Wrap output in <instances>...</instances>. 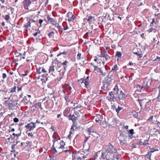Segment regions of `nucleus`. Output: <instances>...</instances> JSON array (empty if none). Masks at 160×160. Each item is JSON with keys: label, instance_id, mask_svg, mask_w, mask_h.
<instances>
[{"label": "nucleus", "instance_id": "f257e3e1", "mask_svg": "<svg viewBox=\"0 0 160 160\" xmlns=\"http://www.w3.org/2000/svg\"><path fill=\"white\" fill-rule=\"evenodd\" d=\"M105 149L107 151L106 154H110V155L118 156L119 155L115 148L110 143H108L105 146Z\"/></svg>", "mask_w": 160, "mask_h": 160}, {"label": "nucleus", "instance_id": "f03ea898", "mask_svg": "<svg viewBox=\"0 0 160 160\" xmlns=\"http://www.w3.org/2000/svg\"><path fill=\"white\" fill-rule=\"evenodd\" d=\"M103 160H113V158H116L117 160L119 159L120 157L118 156L110 155V154H106V152L103 155Z\"/></svg>", "mask_w": 160, "mask_h": 160}, {"label": "nucleus", "instance_id": "7ed1b4c3", "mask_svg": "<svg viewBox=\"0 0 160 160\" xmlns=\"http://www.w3.org/2000/svg\"><path fill=\"white\" fill-rule=\"evenodd\" d=\"M127 96V94L125 92H123L122 91H121V99H122L123 101V102H122V104L123 105V106L122 107H121V111L122 110L123 111H124L126 109V108L125 105L126 103V98Z\"/></svg>", "mask_w": 160, "mask_h": 160}, {"label": "nucleus", "instance_id": "20e7f679", "mask_svg": "<svg viewBox=\"0 0 160 160\" xmlns=\"http://www.w3.org/2000/svg\"><path fill=\"white\" fill-rule=\"evenodd\" d=\"M4 104L6 107H8L9 110L12 109L13 107L15 106V104L9 98H8L4 101Z\"/></svg>", "mask_w": 160, "mask_h": 160}, {"label": "nucleus", "instance_id": "39448f33", "mask_svg": "<svg viewBox=\"0 0 160 160\" xmlns=\"http://www.w3.org/2000/svg\"><path fill=\"white\" fill-rule=\"evenodd\" d=\"M58 146H57L56 147L57 148H61L62 150H63V152H69V153H71V151L69 150H64V145H65V143L64 142V141L63 140H62L60 141V143H58Z\"/></svg>", "mask_w": 160, "mask_h": 160}, {"label": "nucleus", "instance_id": "423d86ee", "mask_svg": "<svg viewBox=\"0 0 160 160\" xmlns=\"http://www.w3.org/2000/svg\"><path fill=\"white\" fill-rule=\"evenodd\" d=\"M108 53L106 51H102L101 52L100 57L104 58L106 61H110L111 57L108 55Z\"/></svg>", "mask_w": 160, "mask_h": 160}, {"label": "nucleus", "instance_id": "0eeeda50", "mask_svg": "<svg viewBox=\"0 0 160 160\" xmlns=\"http://www.w3.org/2000/svg\"><path fill=\"white\" fill-rule=\"evenodd\" d=\"M25 128L28 131H32L36 128L35 123L31 122L26 125Z\"/></svg>", "mask_w": 160, "mask_h": 160}, {"label": "nucleus", "instance_id": "6e6552de", "mask_svg": "<svg viewBox=\"0 0 160 160\" xmlns=\"http://www.w3.org/2000/svg\"><path fill=\"white\" fill-rule=\"evenodd\" d=\"M105 152H102L101 153L100 152H98L95 156V159L97 160H103V158L102 157V155L105 154Z\"/></svg>", "mask_w": 160, "mask_h": 160}, {"label": "nucleus", "instance_id": "1a4fd4ad", "mask_svg": "<svg viewBox=\"0 0 160 160\" xmlns=\"http://www.w3.org/2000/svg\"><path fill=\"white\" fill-rule=\"evenodd\" d=\"M67 17L68 21H73L76 18L71 12H69L67 13Z\"/></svg>", "mask_w": 160, "mask_h": 160}, {"label": "nucleus", "instance_id": "9d476101", "mask_svg": "<svg viewBox=\"0 0 160 160\" xmlns=\"http://www.w3.org/2000/svg\"><path fill=\"white\" fill-rule=\"evenodd\" d=\"M112 79L109 77V76H107V79L106 81V84H103V87H102V89L104 90H106L107 89V87L108 85H109L112 82Z\"/></svg>", "mask_w": 160, "mask_h": 160}, {"label": "nucleus", "instance_id": "9b49d317", "mask_svg": "<svg viewBox=\"0 0 160 160\" xmlns=\"http://www.w3.org/2000/svg\"><path fill=\"white\" fill-rule=\"evenodd\" d=\"M31 3V2L28 0H24L23 2V5L26 9H28V7L30 6Z\"/></svg>", "mask_w": 160, "mask_h": 160}, {"label": "nucleus", "instance_id": "f8f14e48", "mask_svg": "<svg viewBox=\"0 0 160 160\" xmlns=\"http://www.w3.org/2000/svg\"><path fill=\"white\" fill-rule=\"evenodd\" d=\"M47 19L49 22L51 23L52 25H55V24H57V21L53 18H50L49 15L47 16Z\"/></svg>", "mask_w": 160, "mask_h": 160}, {"label": "nucleus", "instance_id": "ddd939ff", "mask_svg": "<svg viewBox=\"0 0 160 160\" xmlns=\"http://www.w3.org/2000/svg\"><path fill=\"white\" fill-rule=\"evenodd\" d=\"M139 103L140 107L142 108V106L145 105L147 103L146 99V98L143 99H138L137 101Z\"/></svg>", "mask_w": 160, "mask_h": 160}, {"label": "nucleus", "instance_id": "4468645a", "mask_svg": "<svg viewBox=\"0 0 160 160\" xmlns=\"http://www.w3.org/2000/svg\"><path fill=\"white\" fill-rule=\"evenodd\" d=\"M103 117H102V115L99 114L96 115L95 121L97 122L100 123Z\"/></svg>", "mask_w": 160, "mask_h": 160}, {"label": "nucleus", "instance_id": "2eb2a0df", "mask_svg": "<svg viewBox=\"0 0 160 160\" xmlns=\"http://www.w3.org/2000/svg\"><path fill=\"white\" fill-rule=\"evenodd\" d=\"M136 87L139 90H140V92H143L145 89V87L143 86H141L140 85H139L138 84H137Z\"/></svg>", "mask_w": 160, "mask_h": 160}, {"label": "nucleus", "instance_id": "dca6fc26", "mask_svg": "<svg viewBox=\"0 0 160 160\" xmlns=\"http://www.w3.org/2000/svg\"><path fill=\"white\" fill-rule=\"evenodd\" d=\"M68 118L69 119L72 120L73 122L76 121L77 118V117L75 116V115L71 114L68 116Z\"/></svg>", "mask_w": 160, "mask_h": 160}, {"label": "nucleus", "instance_id": "f3484780", "mask_svg": "<svg viewBox=\"0 0 160 160\" xmlns=\"http://www.w3.org/2000/svg\"><path fill=\"white\" fill-rule=\"evenodd\" d=\"M82 81V82H81V83H84L86 88H87V86H88L89 84V82L88 80H83V78L79 80V81Z\"/></svg>", "mask_w": 160, "mask_h": 160}, {"label": "nucleus", "instance_id": "a211bd4d", "mask_svg": "<svg viewBox=\"0 0 160 160\" xmlns=\"http://www.w3.org/2000/svg\"><path fill=\"white\" fill-rule=\"evenodd\" d=\"M119 90V89L118 88V86L117 85H116L114 88L113 89V93L114 94V95L116 97H117V94H118V92Z\"/></svg>", "mask_w": 160, "mask_h": 160}, {"label": "nucleus", "instance_id": "6ab92c4d", "mask_svg": "<svg viewBox=\"0 0 160 160\" xmlns=\"http://www.w3.org/2000/svg\"><path fill=\"white\" fill-rule=\"evenodd\" d=\"M34 106L35 108H37L38 109L39 108L40 110H41L42 109V104L41 102H38L34 104Z\"/></svg>", "mask_w": 160, "mask_h": 160}, {"label": "nucleus", "instance_id": "aec40b11", "mask_svg": "<svg viewBox=\"0 0 160 160\" xmlns=\"http://www.w3.org/2000/svg\"><path fill=\"white\" fill-rule=\"evenodd\" d=\"M17 88V84H15L14 86L11 88L10 91L9 93H13L14 92H15Z\"/></svg>", "mask_w": 160, "mask_h": 160}, {"label": "nucleus", "instance_id": "412c9836", "mask_svg": "<svg viewBox=\"0 0 160 160\" xmlns=\"http://www.w3.org/2000/svg\"><path fill=\"white\" fill-rule=\"evenodd\" d=\"M95 20L94 17H92V16H89L88 18L87 19L88 22L89 23H91L92 21H94Z\"/></svg>", "mask_w": 160, "mask_h": 160}, {"label": "nucleus", "instance_id": "4be33fe9", "mask_svg": "<svg viewBox=\"0 0 160 160\" xmlns=\"http://www.w3.org/2000/svg\"><path fill=\"white\" fill-rule=\"evenodd\" d=\"M119 121L118 119H117L116 118H114L112 122H113V125H115L117 126H118V124H119Z\"/></svg>", "mask_w": 160, "mask_h": 160}, {"label": "nucleus", "instance_id": "5701e85b", "mask_svg": "<svg viewBox=\"0 0 160 160\" xmlns=\"http://www.w3.org/2000/svg\"><path fill=\"white\" fill-rule=\"evenodd\" d=\"M28 22L30 23V25H33L35 22V21L33 19L31 18H29L28 20Z\"/></svg>", "mask_w": 160, "mask_h": 160}, {"label": "nucleus", "instance_id": "b1692460", "mask_svg": "<svg viewBox=\"0 0 160 160\" xmlns=\"http://www.w3.org/2000/svg\"><path fill=\"white\" fill-rule=\"evenodd\" d=\"M68 63V62L67 61H65L64 62H63L62 63H61V62H58L57 63L58 65H60L61 64H62L63 66H66Z\"/></svg>", "mask_w": 160, "mask_h": 160}, {"label": "nucleus", "instance_id": "393cba45", "mask_svg": "<svg viewBox=\"0 0 160 160\" xmlns=\"http://www.w3.org/2000/svg\"><path fill=\"white\" fill-rule=\"evenodd\" d=\"M29 100H28L26 96H24L23 98V99L22 100V102H24L26 104H28L29 103Z\"/></svg>", "mask_w": 160, "mask_h": 160}, {"label": "nucleus", "instance_id": "a878e982", "mask_svg": "<svg viewBox=\"0 0 160 160\" xmlns=\"http://www.w3.org/2000/svg\"><path fill=\"white\" fill-rule=\"evenodd\" d=\"M149 147L150 149L151 150L150 152L151 153L155 151H158L159 150L157 148H151L150 147Z\"/></svg>", "mask_w": 160, "mask_h": 160}, {"label": "nucleus", "instance_id": "bb28decb", "mask_svg": "<svg viewBox=\"0 0 160 160\" xmlns=\"http://www.w3.org/2000/svg\"><path fill=\"white\" fill-rule=\"evenodd\" d=\"M115 57L116 58H118L117 60L118 61L119 59V58L120 57V52H117V53L115 56Z\"/></svg>", "mask_w": 160, "mask_h": 160}, {"label": "nucleus", "instance_id": "cd10ccee", "mask_svg": "<svg viewBox=\"0 0 160 160\" xmlns=\"http://www.w3.org/2000/svg\"><path fill=\"white\" fill-rule=\"evenodd\" d=\"M21 131H19V132L18 133L16 134L14 133H12V135L14 136H16L17 137H20L21 135Z\"/></svg>", "mask_w": 160, "mask_h": 160}, {"label": "nucleus", "instance_id": "c85d7f7f", "mask_svg": "<svg viewBox=\"0 0 160 160\" xmlns=\"http://www.w3.org/2000/svg\"><path fill=\"white\" fill-rule=\"evenodd\" d=\"M158 88L159 89V92L158 96L157 97V101L158 102H160V84L158 87Z\"/></svg>", "mask_w": 160, "mask_h": 160}, {"label": "nucleus", "instance_id": "c756f323", "mask_svg": "<svg viewBox=\"0 0 160 160\" xmlns=\"http://www.w3.org/2000/svg\"><path fill=\"white\" fill-rule=\"evenodd\" d=\"M48 70L49 72H50L52 71L53 72L54 71V66L53 65H52L51 66H50L49 67Z\"/></svg>", "mask_w": 160, "mask_h": 160}, {"label": "nucleus", "instance_id": "7c9ffc66", "mask_svg": "<svg viewBox=\"0 0 160 160\" xmlns=\"http://www.w3.org/2000/svg\"><path fill=\"white\" fill-rule=\"evenodd\" d=\"M119 68L118 67V66L117 65H115L112 68V71H116L117 70H118Z\"/></svg>", "mask_w": 160, "mask_h": 160}, {"label": "nucleus", "instance_id": "2f4dec72", "mask_svg": "<svg viewBox=\"0 0 160 160\" xmlns=\"http://www.w3.org/2000/svg\"><path fill=\"white\" fill-rule=\"evenodd\" d=\"M58 29L61 31L62 32V28L59 25V24L57 23L55 24V25H54Z\"/></svg>", "mask_w": 160, "mask_h": 160}, {"label": "nucleus", "instance_id": "473e14b6", "mask_svg": "<svg viewBox=\"0 0 160 160\" xmlns=\"http://www.w3.org/2000/svg\"><path fill=\"white\" fill-rule=\"evenodd\" d=\"M151 153L149 152L146 155V156L148 159L149 160H151Z\"/></svg>", "mask_w": 160, "mask_h": 160}, {"label": "nucleus", "instance_id": "72a5a7b5", "mask_svg": "<svg viewBox=\"0 0 160 160\" xmlns=\"http://www.w3.org/2000/svg\"><path fill=\"white\" fill-rule=\"evenodd\" d=\"M42 68V67H37L36 68L37 70V72L38 74H40L42 73V72H41V69Z\"/></svg>", "mask_w": 160, "mask_h": 160}, {"label": "nucleus", "instance_id": "f704fd0d", "mask_svg": "<svg viewBox=\"0 0 160 160\" xmlns=\"http://www.w3.org/2000/svg\"><path fill=\"white\" fill-rule=\"evenodd\" d=\"M133 53L139 56V58H141L142 56V53H139L137 52H133Z\"/></svg>", "mask_w": 160, "mask_h": 160}, {"label": "nucleus", "instance_id": "c9c22d12", "mask_svg": "<svg viewBox=\"0 0 160 160\" xmlns=\"http://www.w3.org/2000/svg\"><path fill=\"white\" fill-rule=\"evenodd\" d=\"M155 30H156V29L152 27L149 29L147 31H148V32H149V33H150V32H151L152 31H153V32H156Z\"/></svg>", "mask_w": 160, "mask_h": 160}, {"label": "nucleus", "instance_id": "e433bc0d", "mask_svg": "<svg viewBox=\"0 0 160 160\" xmlns=\"http://www.w3.org/2000/svg\"><path fill=\"white\" fill-rule=\"evenodd\" d=\"M88 132L89 133V134H91V133L93 132V130L92 129V127H90L88 129Z\"/></svg>", "mask_w": 160, "mask_h": 160}, {"label": "nucleus", "instance_id": "4c0bfd02", "mask_svg": "<svg viewBox=\"0 0 160 160\" xmlns=\"http://www.w3.org/2000/svg\"><path fill=\"white\" fill-rule=\"evenodd\" d=\"M54 32L53 31L51 32L48 34V36L50 38H53L54 36Z\"/></svg>", "mask_w": 160, "mask_h": 160}, {"label": "nucleus", "instance_id": "58836bf2", "mask_svg": "<svg viewBox=\"0 0 160 160\" xmlns=\"http://www.w3.org/2000/svg\"><path fill=\"white\" fill-rule=\"evenodd\" d=\"M24 27L26 28H28L29 27H31V25L28 22L24 25Z\"/></svg>", "mask_w": 160, "mask_h": 160}, {"label": "nucleus", "instance_id": "ea45409f", "mask_svg": "<svg viewBox=\"0 0 160 160\" xmlns=\"http://www.w3.org/2000/svg\"><path fill=\"white\" fill-rule=\"evenodd\" d=\"M81 54L80 52H78L77 56V58L78 60H80L81 58Z\"/></svg>", "mask_w": 160, "mask_h": 160}, {"label": "nucleus", "instance_id": "a19ab883", "mask_svg": "<svg viewBox=\"0 0 160 160\" xmlns=\"http://www.w3.org/2000/svg\"><path fill=\"white\" fill-rule=\"evenodd\" d=\"M17 88H18L17 91L18 92L22 91V86L17 85Z\"/></svg>", "mask_w": 160, "mask_h": 160}, {"label": "nucleus", "instance_id": "79ce46f5", "mask_svg": "<svg viewBox=\"0 0 160 160\" xmlns=\"http://www.w3.org/2000/svg\"><path fill=\"white\" fill-rule=\"evenodd\" d=\"M10 18V16L8 15H5L4 19L7 21H8Z\"/></svg>", "mask_w": 160, "mask_h": 160}, {"label": "nucleus", "instance_id": "37998d69", "mask_svg": "<svg viewBox=\"0 0 160 160\" xmlns=\"http://www.w3.org/2000/svg\"><path fill=\"white\" fill-rule=\"evenodd\" d=\"M129 132L130 134L133 135L134 134V130L132 129H130L129 130Z\"/></svg>", "mask_w": 160, "mask_h": 160}, {"label": "nucleus", "instance_id": "c03bdc74", "mask_svg": "<svg viewBox=\"0 0 160 160\" xmlns=\"http://www.w3.org/2000/svg\"><path fill=\"white\" fill-rule=\"evenodd\" d=\"M52 151H53L54 152V153H57V151L56 150V148H54V146L53 147L52 146Z\"/></svg>", "mask_w": 160, "mask_h": 160}, {"label": "nucleus", "instance_id": "a18cd8bd", "mask_svg": "<svg viewBox=\"0 0 160 160\" xmlns=\"http://www.w3.org/2000/svg\"><path fill=\"white\" fill-rule=\"evenodd\" d=\"M21 53H20V52H18L16 53H15V57L17 58V57H19L21 55Z\"/></svg>", "mask_w": 160, "mask_h": 160}, {"label": "nucleus", "instance_id": "49530a36", "mask_svg": "<svg viewBox=\"0 0 160 160\" xmlns=\"http://www.w3.org/2000/svg\"><path fill=\"white\" fill-rule=\"evenodd\" d=\"M26 54V52H24L23 54H21V55L20 56H21V59L22 58H23V59L25 58V56Z\"/></svg>", "mask_w": 160, "mask_h": 160}, {"label": "nucleus", "instance_id": "de8ad7c7", "mask_svg": "<svg viewBox=\"0 0 160 160\" xmlns=\"http://www.w3.org/2000/svg\"><path fill=\"white\" fill-rule=\"evenodd\" d=\"M28 136H30L31 138H33L34 137L33 134L32 133V132L31 133H29L28 134Z\"/></svg>", "mask_w": 160, "mask_h": 160}, {"label": "nucleus", "instance_id": "09e8293b", "mask_svg": "<svg viewBox=\"0 0 160 160\" xmlns=\"http://www.w3.org/2000/svg\"><path fill=\"white\" fill-rule=\"evenodd\" d=\"M153 61H160V57H159L158 56H157L156 58L153 60Z\"/></svg>", "mask_w": 160, "mask_h": 160}, {"label": "nucleus", "instance_id": "8fccbe9b", "mask_svg": "<svg viewBox=\"0 0 160 160\" xmlns=\"http://www.w3.org/2000/svg\"><path fill=\"white\" fill-rule=\"evenodd\" d=\"M17 58L15 59V60L16 61H20L22 59L21 58V56H20L19 57H18Z\"/></svg>", "mask_w": 160, "mask_h": 160}, {"label": "nucleus", "instance_id": "3c124183", "mask_svg": "<svg viewBox=\"0 0 160 160\" xmlns=\"http://www.w3.org/2000/svg\"><path fill=\"white\" fill-rule=\"evenodd\" d=\"M157 18L156 19V20H157V21H158V20H159V19L160 18V13H158L157 15Z\"/></svg>", "mask_w": 160, "mask_h": 160}, {"label": "nucleus", "instance_id": "603ef678", "mask_svg": "<svg viewBox=\"0 0 160 160\" xmlns=\"http://www.w3.org/2000/svg\"><path fill=\"white\" fill-rule=\"evenodd\" d=\"M149 139L147 140V142H148V141ZM146 140H145L144 142L143 143V145H147L149 144L148 143V142H146Z\"/></svg>", "mask_w": 160, "mask_h": 160}, {"label": "nucleus", "instance_id": "864d4df0", "mask_svg": "<svg viewBox=\"0 0 160 160\" xmlns=\"http://www.w3.org/2000/svg\"><path fill=\"white\" fill-rule=\"evenodd\" d=\"M116 111L117 113V114H118L119 111H120V107L118 106L117 108L116 109Z\"/></svg>", "mask_w": 160, "mask_h": 160}, {"label": "nucleus", "instance_id": "5fc2aeb1", "mask_svg": "<svg viewBox=\"0 0 160 160\" xmlns=\"http://www.w3.org/2000/svg\"><path fill=\"white\" fill-rule=\"evenodd\" d=\"M66 54H67V52H62L60 53L59 54H58L57 55V56H58L60 55H61V54H62L66 55Z\"/></svg>", "mask_w": 160, "mask_h": 160}, {"label": "nucleus", "instance_id": "6e6d98bb", "mask_svg": "<svg viewBox=\"0 0 160 160\" xmlns=\"http://www.w3.org/2000/svg\"><path fill=\"white\" fill-rule=\"evenodd\" d=\"M153 118V116L152 115L148 119V121H152Z\"/></svg>", "mask_w": 160, "mask_h": 160}, {"label": "nucleus", "instance_id": "4d7b16f0", "mask_svg": "<svg viewBox=\"0 0 160 160\" xmlns=\"http://www.w3.org/2000/svg\"><path fill=\"white\" fill-rule=\"evenodd\" d=\"M13 121L15 122H17L19 121V120L17 118H15L13 119Z\"/></svg>", "mask_w": 160, "mask_h": 160}, {"label": "nucleus", "instance_id": "13d9d810", "mask_svg": "<svg viewBox=\"0 0 160 160\" xmlns=\"http://www.w3.org/2000/svg\"><path fill=\"white\" fill-rule=\"evenodd\" d=\"M154 23L156 24V23L155 22V19L154 18H153L152 19V22H151V23H150V26H152V24H153Z\"/></svg>", "mask_w": 160, "mask_h": 160}, {"label": "nucleus", "instance_id": "bf43d9fd", "mask_svg": "<svg viewBox=\"0 0 160 160\" xmlns=\"http://www.w3.org/2000/svg\"><path fill=\"white\" fill-rule=\"evenodd\" d=\"M100 73L101 74V75L103 77L105 76L106 75V74L105 72H103L102 71Z\"/></svg>", "mask_w": 160, "mask_h": 160}, {"label": "nucleus", "instance_id": "052dcab7", "mask_svg": "<svg viewBox=\"0 0 160 160\" xmlns=\"http://www.w3.org/2000/svg\"><path fill=\"white\" fill-rule=\"evenodd\" d=\"M43 22V20L42 19H39V23L40 24V27L41 26V24Z\"/></svg>", "mask_w": 160, "mask_h": 160}, {"label": "nucleus", "instance_id": "680f3d73", "mask_svg": "<svg viewBox=\"0 0 160 160\" xmlns=\"http://www.w3.org/2000/svg\"><path fill=\"white\" fill-rule=\"evenodd\" d=\"M42 70L41 71V72H43V73H45L47 72V71H46L44 68H42L41 69Z\"/></svg>", "mask_w": 160, "mask_h": 160}, {"label": "nucleus", "instance_id": "e2e57ef3", "mask_svg": "<svg viewBox=\"0 0 160 160\" xmlns=\"http://www.w3.org/2000/svg\"><path fill=\"white\" fill-rule=\"evenodd\" d=\"M28 72V71L27 70H26L24 72V73L22 74V75L24 76H26L27 75Z\"/></svg>", "mask_w": 160, "mask_h": 160}, {"label": "nucleus", "instance_id": "0e129e2a", "mask_svg": "<svg viewBox=\"0 0 160 160\" xmlns=\"http://www.w3.org/2000/svg\"><path fill=\"white\" fill-rule=\"evenodd\" d=\"M57 138H54L53 139V144L52 146V147H53V145H54V143H55V142L57 141Z\"/></svg>", "mask_w": 160, "mask_h": 160}, {"label": "nucleus", "instance_id": "69168bd1", "mask_svg": "<svg viewBox=\"0 0 160 160\" xmlns=\"http://www.w3.org/2000/svg\"><path fill=\"white\" fill-rule=\"evenodd\" d=\"M7 77V75L5 73L2 74V77L3 79H5Z\"/></svg>", "mask_w": 160, "mask_h": 160}, {"label": "nucleus", "instance_id": "338daca9", "mask_svg": "<svg viewBox=\"0 0 160 160\" xmlns=\"http://www.w3.org/2000/svg\"><path fill=\"white\" fill-rule=\"evenodd\" d=\"M109 94L110 96L112 97L113 96H114V94L112 92H111L109 93ZM114 97V96H113Z\"/></svg>", "mask_w": 160, "mask_h": 160}, {"label": "nucleus", "instance_id": "774afa93", "mask_svg": "<svg viewBox=\"0 0 160 160\" xmlns=\"http://www.w3.org/2000/svg\"><path fill=\"white\" fill-rule=\"evenodd\" d=\"M96 71L98 72H99L100 73L102 71L101 69L100 68H98L97 69V70H96Z\"/></svg>", "mask_w": 160, "mask_h": 160}]
</instances>
